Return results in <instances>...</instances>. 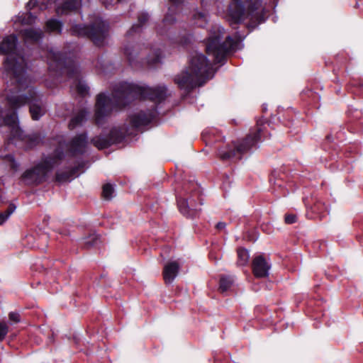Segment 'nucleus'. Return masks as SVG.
Here are the masks:
<instances>
[{"label": "nucleus", "instance_id": "obj_15", "mask_svg": "<svg viewBox=\"0 0 363 363\" xmlns=\"http://www.w3.org/2000/svg\"><path fill=\"white\" fill-rule=\"evenodd\" d=\"M56 6V11L58 14H62L74 10L81 5V0H54Z\"/></svg>", "mask_w": 363, "mask_h": 363}, {"label": "nucleus", "instance_id": "obj_9", "mask_svg": "<svg viewBox=\"0 0 363 363\" xmlns=\"http://www.w3.org/2000/svg\"><path fill=\"white\" fill-rule=\"evenodd\" d=\"M62 157V152L56 150L54 158H48L33 169L24 172L22 177L28 184H38L43 182L54 167L58 164V160Z\"/></svg>", "mask_w": 363, "mask_h": 363}, {"label": "nucleus", "instance_id": "obj_25", "mask_svg": "<svg viewBox=\"0 0 363 363\" xmlns=\"http://www.w3.org/2000/svg\"><path fill=\"white\" fill-rule=\"evenodd\" d=\"M113 192L114 189L111 184H107L103 186L102 196L105 199H111L113 197Z\"/></svg>", "mask_w": 363, "mask_h": 363}, {"label": "nucleus", "instance_id": "obj_22", "mask_svg": "<svg viewBox=\"0 0 363 363\" xmlns=\"http://www.w3.org/2000/svg\"><path fill=\"white\" fill-rule=\"evenodd\" d=\"M46 28L49 31L60 33L62 28V23L55 19H51L47 22Z\"/></svg>", "mask_w": 363, "mask_h": 363}, {"label": "nucleus", "instance_id": "obj_21", "mask_svg": "<svg viewBox=\"0 0 363 363\" xmlns=\"http://www.w3.org/2000/svg\"><path fill=\"white\" fill-rule=\"evenodd\" d=\"M75 177V170H71L67 172H58L56 175V179L60 182L70 181Z\"/></svg>", "mask_w": 363, "mask_h": 363}, {"label": "nucleus", "instance_id": "obj_26", "mask_svg": "<svg viewBox=\"0 0 363 363\" xmlns=\"http://www.w3.org/2000/svg\"><path fill=\"white\" fill-rule=\"evenodd\" d=\"M99 242V238L96 234H91L84 240V244L87 247L96 245Z\"/></svg>", "mask_w": 363, "mask_h": 363}, {"label": "nucleus", "instance_id": "obj_13", "mask_svg": "<svg viewBox=\"0 0 363 363\" xmlns=\"http://www.w3.org/2000/svg\"><path fill=\"white\" fill-rule=\"evenodd\" d=\"M201 203L197 204L194 203L193 199H191L188 200H180L178 201V206L180 212L183 215L189 217L195 216L197 213L201 211Z\"/></svg>", "mask_w": 363, "mask_h": 363}, {"label": "nucleus", "instance_id": "obj_18", "mask_svg": "<svg viewBox=\"0 0 363 363\" xmlns=\"http://www.w3.org/2000/svg\"><path fill=\"white\" fill-rule=\"evenodd\" d=\"M87 113L84 110L80 111L77 115H75L71 120L69 126L71 129L74 128L77 125L82 124L85 120Z\"/></svg>", "mask_w": 363, "mask_h": 363}, {"label": "nucleus", "instance_id": "obj_2", "mask_svg": "<svg viewBox=\"0 0 363 363\" xmlns=\"http://www.w3.org/2000/svg\"><path fill=\"white\" fill-rule=\"evenodd\" d=\"M165 95L166 88L163 86L151 88L125 83L111 97L104 94L98 95L96 103V121L98 124L101 123L115 106H123L135 98H149L152 101H161Z\"/></svg>", "mask_w": 363, "mask_h": 363}, {"label": "nucleus", "instance_id": "obj_20", "mask_svg": "<svg viewBox=\"0 0 363 363\" xmlns=\"http://www.w3.org/2000/svg\"><path fill=\"white\" fill-rule=\"evenodd\" d=\"M233 284V279L229 277H222L220 281L219 290L223 293L229 290Z\"/></svg>", "mask_w": 363, "mask_h": 363}, {"label": "nucleus", "instance_id": "obj_16", "mask_svg": "<svg viewBox=\"0 0 363 363\" xmlns=\"http://www.w3.org/2000/svg\"><path fill=\"white\" fill-rule=\"evenodd\" d=\"M179 269V264L174 261L165 264L163 270L164 279L166 283H172L177 277Z\"/></svg>", "mask_w": 363, "mask_h": 363}, {"label": "nucleus", "instance_id": "obj_5", "mask_svg": "<svg viewBox=\"0 0 363 363\" xmlns=\"http://www.w3.org/2000/svg\"><path fill=\"white\" fill-rule=\"evenodd\" d=\"M47 58L50 69L53 70L57 69H63V72L72 79V89L82 96H85L88 94L89 87L82 80L79 68L75 64L69 60L66 62L61 53L55 52L53 50L48 52Z\"/></svg>", "mask_w": 363, "mask_h": 363}, {"label": "nucleus", "instance_id": "obj_39", "mask_svg": "<svg viewBox=\"0 0 363 363\" xmlns=\"http://www.w3.org/2000/svg\"><path fill=\"white\" fill-rule=\"evenodd\" d=\"M23 23H31V21H30V20H27V21L23 20Z\"/></svg>", "mask_w": 363, "mask_h": 363}, {"label": "nucleus", "instance_id": "obj_32", "mask_svg": "<svg viewBox=\"0 0 363 363\" xmlns=\"http://www.w3.org/2000/svg\"><path fill=\"white\" fill-rule=\"evenodd\" d=\"M148 20L147 13H143L138 17V21L141 25L144 24Z\"/></svg>", "mask_w": 363, "mask_h": 363}, {"label": "nucleus", "instance_id": "obj_29", "mask_svg": "<svg viewBox=\"0 0 363 363\" xmlns=\"http://www.w3.org/2000/svg\"><path fill=\"white\" fill-rule=\"evenodd\" d=\"M9 332V327L5 322H0V341L3 340Z\"/></svg>", "mask_w": 363, "mask_h": 363}, {"label": "nucleus", "instance_id": "obj_38", "mask_svg": "<svg viewBox=\"0 0 363 363\" xmlns=\"http://www.w3.org/2000/svg\"><path fill=\"white\" fill-rule=\"evenodd\" d=\"M125 53L127 55H130V53L128 52V49H125Z\"/></svg>", "mask_w": 363, "mask_h": 363}, {"label": "nucleus", "instance_id": "obj_24", "mask_svg": "<svg viewBox=\"0 0 363 363\" xmlns=\"http://www.w3.org/2000/svg\"><path fill=\"white\" fill-rule=\"evenodd\" d=\"M194 19L198 26L203 27L207 22V16L204 13L199 12L194 15Z\"/></svg>", "mask_w": 363, "mask_h": 363}, {"label": "nucleus", "instance_id": "obj_3", "mask_svg": "<svg viewBox=\"0 0 363 363\" xmlns=\"http://www.w3.org/2000/svg\"><path fill=\"white\" fill-rule=\"evenodd\" d=\"M213 69L206 57L196 53L190 60L189 67L178 74L174 82L181 89L190 90L203 85L206 80L212 78Z\"/></svg>", "mask_w": 363, "mask_h": 363}, {"label": "nucleus", "instance_id": "obj_30", "mask_svg": "<svg viewBox=\"0 0 363 363\" xmlns=\"http://www.w3.org/2000/svg\"><path fill=\"white\" fill-rule=\"evenodd\" d=\"M9 320L14 323H19L21 321L20 315L16 312H11L9 314Z\"/></svg>", "mask_w": 363, "mask_h": 363}, {"label": "nucleus", "instance_id": "obj_40", "mask_svg": "<svg viewBox=\"0 0 363 363\" xmlns=\"http://www.w3.org/2000/svg\"><path fill=\"white\" fill-rule=\"evenodd\" d=\"M138 28V26H133L132 30H135Z\"/></svg>", "mask_w": 363, "mask_h": 363}, {"label": "nucleus", "instance_id": "obj_7", "mask_svg": "<svg viewBox=\"0 0 363 363\" xmlns=\"http://www.w3.org/2000/svg\"><path fill=\"white\" fill-rule=\"evenodd\" d=\"M223 34V28L214 26L206 41V52L213 56L215 63L221 62L225 54L233 50L236 45V41L230 36H226L225 40L220 43V38Z\"/></svg>", "mask_w": 363, "mask_h": 363}, {"label": "nucleus", "instance_id": "obj_19", "mask_svg": "<svg viewBox=\"0 0 363 363\" xmlns=\"http://www.w3.org/2000/svg\"><path fill=\"white\" fill-rule=\"evenodd\" d=\"M238 263L240 266H244L248 263L250 255L247 250L240 248L238 250Z\"/></svg>", "mask_w": 363, "mask_h": 363}, {"label": "nucleus", "instance_id": "obj_36", "mask_svg": "<svg viewBox=\"0 0 363 363\" xmlns=\"http://www.w3.org/2000/svg\"><path fill=\"white\" fill-rule=\"evenodd\" d=\"M171 21H172V20H170V19L169 18V16H167L165 17V18H164V22H165V23H166V22H169V23H170Z\"/></svg>", "mask_w": 363, "mask_h": 363}, {"label": "nucleus", "instance_id": "obj_23", "mask_svg": "<svg viewBox=\"0 0 363 363\" xmlns=\"http://www.w3.org/2000/svg\"><path fill=\"white\" fill-rule=\"evenodd\" d=\"M15 210L16 206L11 204L5 212L0 213V225L4 223Z\"/></svg>", "mask_w": 363, "mask_h": 363}, {"label": "nucleus", "instance_id": "obj_11", "mask_svg": "<svg viewBox=\"0 0 363 363\" xmlns=\"http://www.w3.org/2000/svg\"><path fill=\"white\" fill-rule=\"evenodd\" d=\"M270 264L262 255H258L252 261V272L257 278H264L269 275Z\"/></svg>", "mask_w": 363, "mask_h": 363}, {"label": "nucleus", "instance_id": "obj_41", "mask_svg": "<svg viewBox=\"0 0 363 363\" xmlns=\"http://www.w3.org/2000/svg\"><path fill=\"white\" fill-rule=\"evenodd\" d=\"M29 18L32 17L31 13H28Z\"/></svg>", "mask_w": 363, "mask_h": 363}, {"label": "nucleus", "instance_id": "obj_34", "mask_svg": "<svg viewBox=\"0 0 363 363\" xmlns=\"http://www.w3.org/2000/svg\"><path fill=\"white\" fill-rule=\"evenodd\" d=\"M38 4V0H30L27 4V7L28 9H32L34 8Z\"/></svg>", "mask_w": 363, "mask_h": 363}, {"label": "nucleus", "instance_id": "obj_37", "mask_svg": "<svg viewBox=\"0 0 363 363\" xmlns=\"http://www.w3.org/2000/svg\"><path fill=\"white\" fill-rule=\"evenodd\" d=\"M170 1H171L172 3H174V4H176L179 3L181 0H170Z\"/></svg>", "mask_w": 363, "mask_h": 363}, {"label": "nucleus", "instance_id": "obj_28", "mask_svg": "<svg viewBox=\"0 0 363 363\" xmlns=\"http://www.w3.org/2000/svg\"><path fill=\"white\" fill-rule=\"evenodd\" d=\"M5 160L11 167L14 171L18 169V163L15 161L13 157L11 155H6L5 157Z\"/></svg>", "mask_w": 363, "mask_h": 363}, {"label": "nucleus", "instance_id": "obj_8", "mask_svg": "<svg viewBox=\"0 0 363 363\" xmlns=\"http://www.w3.org/2000/svg\"><path fill=\"white\" fill-rule=\"evenodd\" d=\"M72 31L77 35L88 37L96 46H103L108 37V25L101 18H97L90 27L74 25Z\"/></svg>", "mask_w": 363, "mask_h": 363}, {"label": "nucleus", "instance_id": "obj_33", "mask_svg": "<svg viewBox=\"0 0 363 363\" xmlns=\"http://www.w3.org/2000/svg\"><path fill=\"white\" fill-rule=\"evenodd\" d=\"M160 58V54L159 52H157L155 54V56L154 58L148 59V63H150V64H155V63H156L157 62L159 61Z\"/></svg>", "mask_w": 363, "mask_h": 363}, {"label": "nucleus", "instance_id": "obj_1", "mask_svg": "<svg viewBox=\"0 0 363 363\" xmlns=\"http://www.w3.org/2000/svg\"><path fill=\"white\" fill-rule=\"evenodd\" d=\"M11 83L15 84V87L10 90L6 96L11 108L0 109V125H6L9 127L13 139L18 140L21 143L19 145L26 149L32 148L40 143V138L38 134H23L18 125L16 110L29 104L31 117L35 121L43 116L46 110L40 96L30 85V81L27 77L19 78L18 81Z\"/></svg>", "mask_w": 363, "mask_h": 363}, {"label": "nucleus", "instance_id": "obj_12", "mask_svg": "<svg viewBox=\"0 0 363 363\" xmlns=\"http://www.w3.org/2000/svg\"><path fill=\"white\" fill-rule=\"evenodd\" d=\"M86 135L81 134L74 137L69 144L66 145L67 150L72 155L82 154L86 145Z\"/></svg>", "mask_w": 363, "mask_h": 363}, {"label": "nucleus", "instance_id": "obj_10", "mask_svg": "<svg viewBox=\"0 0 363 363\" xmlns=\"http://www.w3.org/2000/svg\"><path fill=\"white\" fill-rule=\"evenodd\" d=\"M261 129L253 136L249 135L244 141L240 143H234L232 147L223 148L219 150L218 155L223 160H228L233 158L241 157V155L250 150L260 139Z\"/></svg>", "mask_w": 363, "mask_h": 363}, {"label": "nucleus", "instance_id": "obj_6", "mask_svg": "<svg viewBox=\"0 0 363 363\" xmlns=\"http://www.w3.org/2000/svg\"><path fill=\"white\" fill-rule=\"evenodd\" d=\"M17 38L15 35H11L5 38L0 43V54H9L5 61V69L6 74L14 82L19 78L26 77L25 74V62L22 57L17 60L13 56V51L16 48Z\"/></svg>", "mask_w": 363, "mask_h": 363}, {"label": "nucleus", "instance_id": "obj_14", "mask_svg": "<svg viewBox=\"0 0 363 363\" xmlns=\"http://www.w3.org/2000/svg\"><path fill=\"white\" fill-rule=\"evenodd\" d=\"M155 116V111H150L147 113L140 111L138 113L133 115L130 118L131 123L136 128L145 125L151 122Z\"/></svg>", "mask_w": 363, "mask_h": 363}, {"label": "nucleus", "instance_id": "obj_4", "mask_svg": "<svg viewBox=\"0 0 363 363\" xmlns=\"http://www.w3.org/2000/svg\"><path fill=\"white\" fill-rule=\"evenodd\" d=\"M228 21L230 24H236L249 18L254 28L257 23L264 21L262 9L259 3H252L251 0H232L228 9Z\"/></svg>", "mask_w": 363, "mask_h": 363}, {"label": "nucleus", "instance_id": "obj_27", "mask_svg": "<svg viewBox=\"0 0 363 363\" xmlns=\"http://www.w3.org/2000/svg\"><path fill=\"white\" fill-rule=\"evenodd\" d=\"M91 142L99 149H103L108 145V141L106 139H101L99 137L93 138Z\"/></svg>", "mask_w": 363, "mask_h": 363}, {"label": "nucleus", "instance_id": "obj_17", "mask_svg": "<svg viewBox=\"0 0 363 363\" xmlns=\"http://www.w3.org/2000/svg\"><path fill=\"white\" fill-rule=\"evenodd\" d=\"M43 33L40 30L29 28L23 31V37L26 41H37L42 38Z\"/></svg>", "mask_w": 363, "mask_h": 363}, {"label": "nucleus", "instance_id": "obj_31", "mask_svg": "<svg viewBox=\"0 0 363 363\" xmlns=\"http://www.w3.org/2000/svg\"><path fill=\"white\" fill-rule=\"evenodd\" d=\"M296 220V216L293 214H289L285 216V222L288 224L295 223Z\"/></svg>", "mask_w": 363, "mask_h": 363}, {"label": "nucleus", "instance_id": "obj_35", "mask_svg": "<svg viewBox=\"0 0 363 363\" xmlns=\"http://www.w3.org/2000/svg\"><path fill=\"white\" fill-rule=\"evenodd\" d=\"M226 224L223 222H220L216 225V228L218 230H222L225 228Z\"/></svg>", "mask_w": 363, "mask_h": 363}]
</instances>
